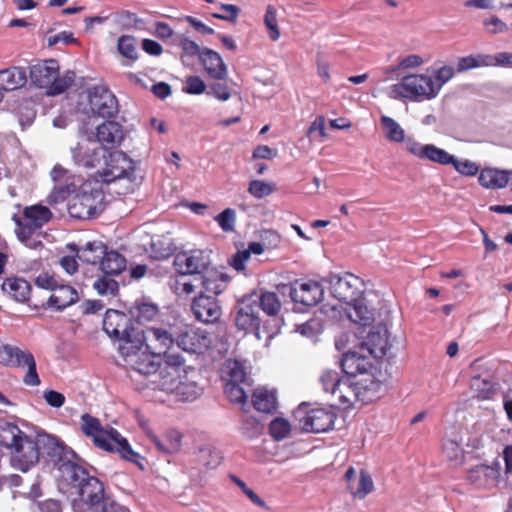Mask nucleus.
Returning a JSON list of instances; mask_svg holds the SVG:
<instances>
[{
	"label": "nucleus",
	"mask_w": 512,
	"mask_h": 512,
	"mask_svg": "<svg viewBox=\"0 0 512 512\" xmlns=\"http://www.w3.org/2000/svg\"><path fill=\"white\" fill-rule=\"evenodd\" d=\"M224 393L229 401L241 410L240 432L243 437L256 436V388L248 379L244 365L235 359H227L220 368Z\"/></svg>",
	"instance_id": "f257e3e1"
},
{
	"label": "nucleus",
	"mask_w": 512,
	"mask_h": 512,
	"mask_svg": "<svg viewBox=\"0 0 512 512\" xmlns=\"http://www.w3.org/2000/svg\"><path fill=\"white\" fill-rule=\"evenodd\" d=\"M0 445L10 450L12 466L23 472L39 461L41 453L54 455L60 448L54 438L48 435L30 438L17 425L8 422L0 424Z\"/></svg>",
	"instance_id": "f03ea898"
},
{
	"label": "nucleus",
	"mask_w": 512,
	"mask_h": 512,
	"mask_svg": "<svg viewBox=\"0 0 512 512\" xmlns=\"http://www.w3.org/2000/svg\"><path fill=\"white\" fill-rule=\"evenodd\" d=\"M81 430L92 437L94 444L105 451H117L131 462L137 463L139 454L134 452L128 441L114 428L105 429L96 417L85 413L81 416Z\"/></svg>",
	"instance_id": "7ed1b4c3"
},
{
	"label": "nucleus",
	"mask_w": 512,
	"mask_h": 512,
	"mask_svg": "<svg viewBox=\"0 0 512 512\" xmlns=\"http://www.w3.org/2000/svg\"><path fill=\"white\" fill-rule=\"evenodd\" d=\"M388 95L393 99H409L411 101L431 100L436 97L432 77L427 74H410L400 82L389 86Z\"/></svg>",
	"instance_id": "20e7f679"
},
{
	"label": "nucleus",
	"mask_w": 512,
	"mask_h": 512,
	"mask_svg": "<svg viewBox=\"0 0 512 512\" xmlns=\"http://www.w3.org/2000/svg\"><path fill=\"white\" fill-rule=\"evenodd\" d=\"M103 198L101 189L94 187L90 182L83 183L69 201V215L75 219H90L97 215Z\"/></svg>",
	"instance_id": "39448f33"
},
{
	"label": "nucleus",
	"mask_w": 512,
	"mask_h": 512,
	"mask_svg": "<svg viewBox=\"0 0 512 512\" xmlns=\"http://www.w3.org/2000/svg\"><path fill=\"white\" fill-rule=\"evenodd\" d=\"M415 154L420 160H428L443 166L451 165L462 176L473 177L480 170L476 162L469 159H459L434 144H428V146L421 148V150H417Z\"/></svg>",
	"instance_id": "423d86ee"
},
{
	"label": "nucleus",
	"mask_w": 512,
	"mask_h": 512,
	"mask_svg": "<svg viewBox=\"0 0 512 512\" xmlns=\"http://www.w3.org/2000/svg\"><path fill=\"white\" fill-rule=\"evenodd\" d=\"M119 352L124 357L125 363L134 371L143 375L154 374L159 363L155 361L160 355L151 354L146 347L141 346L139 339L126 342L123 346H119Z\"/></svg>",
	"instance_id": "0eeeda50"
},
{
	"label": "nucleus",
	"mask_w": 512,
	"mask_h": 512,
	"mask_svg": "<svg viewBox=\"0 0 512 512\" xmlns=\"http://www.w3.org/2000/svg\"><path fill=\"white\" fill-rule=\"evenodd\" d=\"M0 363L11 367H27L23 382L28 386H38L40 384L35 358L31 352L5 344L0 347Z\"/></svg>",
	"instance_id": "6e6552de"
},
{
	"label": "nucleus",
	"mask_w": 512,
	"mask_h": 512,
	"mask_svg": "<svg viewBox=\"0 0 512 512\" xmlns=\"http://www.w3.org/2000/svg\"><path fill=\"white\" fill-rule=\"evenodd\" d=\"M103 182L110 183L118 179H135V163L122 151L108 152L103 166L97 170Z\"/></svg>",
	"instance_id": "1a4fd4ad"
},
{
	"label": "nucleus",
	"mask_w": 512,
	"mask_h": 512,
	"mask_svg": "<svg viewBox=\"0 0 512 512\" xmlns=\"http://www.w3.org/2000/svg\"><path fill=\"white\" fill-rule=\"evenodd\" d=\"M176 328L147 327L139 329L133 340L139 339L141 346L154 355L166 353L175 343Z\"/></svg>",
	"instance_id": "9d476101"
},
{
	"label": "nucleus",
	"mask_w": 512,
	"mask_h": 512,
	"mask_svg": "<svg viewBox=\"0 0 512 512\" xmlns=\"http://www.w3.org/2000/svg\"><path fill=\"white\" fill-rule=\"evenodd\" d=\"M329 283L332 296L340 302L355 303L362 297L363 282L351 273L332 275L329 278Z\"/></svg>",
	"instance_id": "9b49d317"
},
{
	"label": "nucleus",
	"mask_w": 512,
	"mask_h": 512,
	"mask_svg": "<svg viewBox=\"0 0 512 512\" xmlns=\"http://www.w3.org/2000/svg\"><path fill=\"white\" fill-rule=\"evenodd\" d=\"M210 252L207 250H192L178 253L174 258V267L181 276L198 275L207 272L210 267Z\"/></svg>",
	"instance_id": "f8f14e48"
},
{
	"label": "nucleus",
	"mask_w": 512,
	"mask_h": 512,
	"mask_svg": "<svg viewBox=\"0 0 512 512\" xmlns=\"http://www.w3.org/2000/svg\"><path fill=\"white\" fill-rule=\"evenodd\" d=\"M103 330L112 338L120 341L119 346L133 341L138 328L130 325V318L118 310H107L103 319Z\"/></svg>",
	"instance_id": "ddd939ff"
},
{
	"label": "nucleus",
	"mask_w": 512,
	"mask_h": 512,
	"mask_svg": "<svg viewBox=\"0 0 512 512\" xmlns=\"http://www.w3.org/2000/svg\"><path fill=\"white\" fill-rule=\"evenodd\" d=\"M295 417L299 420L301 429L305 432L323 433L332 428L335 421V414L324 408H314L305 411L302 406L295 412Z\"/></svg>",
	"instance_id": "4468645a"
},
{
	"label": "nucleus",
	"mask_w": 512,
	"mask_h": 512,
	"mask_svg": "<svg viewBox=\"0 0 512 512\" xmlns=\"http://www.w3.org/2000/svg\"><path fill=\"white\" fill-rule=\"evenodd\" d=\"M90 111L103 118L114 117L119 111L116 96L104 85H96L88 90Z\"/></svg>",
	"instance_id": "2eb2a0df"
},
{
	"label": "nucleus",
	"mask_w": 512,
	"mask_h": 512,
	"mask_svg": "<svg viewBox=\"0 0 512 512\" xmlns=\"http://www.w3.org/2000/svg\"><path fill=\"white\" fill-rule=\"evenodd\" d=\"M71 154L77 165L101 169L108 151L104 147L96 146L94 141L87 139L86 141L78 142L72 147Z\"/></svg>",
	"instance_id": "dca6fc26"
},
{
	"label": "nucleus",
	"mask_w": 512,
	"mask_h": 512,
	"mask_svg": "<svg viewBox=\"0 0 512 512\" xmlns=\"http://www.w3.org/2000/svg\"><path fill=\"white\" fill-rule=\"evenodd\" d=\"M367 387L360 386L358 382L349 376L342 377V380L338 382L335 390L332 392V400L334 405L339 408L347 409L350 408L356 401L370 400L364 395Z\"/></svg>",
	"instance_id": "f3484780"
},
{
	"label": "nucleus",
	"mask_w": 512,
	"mask_h": 512,
	"mask_svg": "<svg viewBox=\"0 0 512 512\" xmlns=\"http://www.w3.org/2000/svg\"><path fill=\"white\" fill-rule=\"evenodd\" d=\"M500 471L499 461L493 462L492 465L478 464L468 469L466 480L476 489L490 490L498 484Z\"/></svg>",
	"instance_id": "a211bd4d"
},
{
	"label": "nucleus",
	"mask_w": 512,
	"mask_h": 512,
	"mask_svg": "<svg viewBox=\"0 0 512 512\" xmlns=\"http://www.w3.org/2000/svg\"><path fill=\"white\" fill-rule=\"evenodd\" d=\"M380 121L385 137L390 142L403 143L405 150L411 155L416 157L415 153L417 150H421V148L428 146V144H422L413 137H406L404 129L393 118L383 115Z\"/></svg>",
	"instance_id": "6ab92c4d"
},
{
	"label": "nucleus",
	"mask_w": 512,
	"mask_h": 512,
	"mask_svg": "<svg viewBox=\"0 0 512 512\" xmlns=\"http://www.w3.org/2000/svg\"><path fill=\"white\" fill-rule=\"evenodd\" d=\"M289 294L294 302L314 306L323 299L324 289L317 281H295L290 287Z\"/></svg>",
	"instance_id": "aec40b11"
},
{
	"label": "nucleus",
	"mask_w": 512,
	"mask_h": 512,
	"mask_svg": "<svg viewBox=\"0 0 512 512\" xmlns=\"http://www.w3.org/2000/svg\"><path fill=\"white\" fill-rule=\"evenodd\" d=\"M52 217L51 211L42 205L26 207L23 212V218H15L16 230H21V234L31 231H40Z\"/></svg>",
	"instance_id": "412c9836"
},
{
	"label": "nucleus",
	"mask_w": 512,
	"mask_h": 512,
	"mask_svg": "<svg viewBox=\"0 0 512 512\" xmlns=\"http://www.w3.org/2000/svg\"><path fill=\"white\" fill-rule=\"evenodd\" d=\"M208 337L199 330L184 327L176 328L175 344L184 352L200 354L209 346Z\"/></svg>",
	"instance_id": "4be33fe9"
},
{
	"label": "nucleus",
	"mask_w": 512,
	"mask_h": 512,
	"mask_svg": "<svg viewBox=\"0 0 512 512\" xmlns=\"http://www.w3.org/2000/svg\"><path fill=\"white\" fill-rule=\"evenodd\" d=\"M392 347L389 331L385 326L374 327L362 343L361 349H366L374 358L385 357Z\"/></svg>",
	"instance_id": "5701e85b"
},
{
	"label": "nucleus",
	"mask_w": 512,
	"mask_h": 512,
	"mask_svg": "<svg viewBox=\"0 0 512 512\" xmlns=\"http://www.w3.org/2000/svg\"><path fill=\"white\" fill-rule=\"evenodd\" d=\"M191 310L195 318L203 323H213L221 316V308L216 298L204 293L193 299Z\"/></svg>",
	"instance_id": "b1692460"
},
{
	"label": "nucleus",
	"mask_w": 512,
	"mask_h": 512,
	"mask_svg": "<svg viewBox=\"0 0 512 512\" xmlns=\"http://www.w3.org/2000/svg\"><path fill=\"white\" fill-rule=\"evenodd\" d=\"M344 479L347 482V489L354 498L364 499L374 489V483L365 470H360L357 474L353 467L345 472Z\"/></svg>",
	"instance_id": "393cba45"
},
{
	"label": "nucleus",
	"mask_w": 512,
	"mask_h": 512,
	"mask_svg": "<svg viewBox=\"0 0 512 512\" xmlns=\"http://www.w3.org/2000/svg\"><path fill=\"white\" fill-rule=\"evenodd\" d=\"M256 323V299L254 292L244 296L237 303L235 324L239 330L248 331L255 329Z\"/></svg>",
	"instance_id": "a878e982"
},
{
	"label": "nucleus",
	"mask_w": 512,
	"mask_h": 512,
	"mask_svg": "<svg viewBox=\"0 0 512 512\" xmlns=\"http://www.w3.org/2000/svg\"><path fill=\"white\" fill-rule=\"evenodd\" d=\"M51 177L54 182V187L50 198H52L54 202L63 201L71 193L75 192L76 186L70 181L71 175L67 169L56 165L51 171Z\"/></svg>",
	"instance_id": "bb28decb"
},
{
	"label": "nucleus",
	"mask_w": 512,
	"mask_h": 512,
	"mask_svg": "<svg viewBox=\"0 0 512 512\" xmlns=\"http://www.w3.org/2000/svg\"><path fill=\"white\" fill-rule=\"evenodd\" d=\"M78 300L79 295L74 287L66 284H59L52 292L47 302L42 304V307L62 311L78 302Z\"/></svg>",
	"instance_id": "cd10ccee"
},
{
	"label": "nucleus",
	"mask_w": 512,
	"mask_h": 512,
	"mask_svg": "<svg viewBox=\"0 0 512 512\" xmlns=\"http://www.w3.org/2000/svg\"><path fill=\"white\" fill-rule=\"evenodd\" d=\"M96 137L102 147L107 150L112 149L123 141V128L115 121H106L97 127Z\"/></svg>",
	"instance_id": "c85d7f7f"
},
{
	"label": "nucleus",
	"mask_w": 512,
	"mask_h": 512,
	"mask_svg": "<svg viewBox=\"0 0 512 512\" xmlns=\"http://www.w3.org/2000/svg\"><path fill=\"white\" fill-rule=\"evenodd\" d=\"M341 366L347 376L354 378L357 375L368 374L373 368L369 358L357 351H349L343 355Z\"/></svg>",
	"instance_id": "c756f323"
},
{
	"label": "nucleus",
	"mask_w": 512,
	"mask_h": 512,
	"mask_svg": "<svg viewBox=\"0 0 512 512\" xmlns=\"http://www.w3.org/2000/svg\"><path fill=\"white\" fill-rule=\"evenodd\" d=\"M200 62L205 68L207 74L218 80H223L227 76V66L222 57L216 51L204 48L200 54Z\"/></svg>",
	"instance_id": "7c9ffc66"
},
{
	"label": "nucleus",
	"mask_w": 512,
	"mask_h": 512,
	"mask_svg": "<svg viewBox=\"0 0 512 512\" xmlns=\"http://www.w3.org/2000/svg\"><path fill=\"white\" fill-rule=\"evenodd\" d=\"M59 71L57 61L48 60L44 63L32 66L30 70V78L33 84L40 88H46L54 81L55 73Z\"/></svg>",
	"instance_id": "2f4dec72"
},
{
	"label": "nucleus",
	"mask_w": 512,
	"mask_h": 512,
	"mask_svg": "<svg viewBox=\"0 0 512 512\" xmlns=\"http://www.w3.org/2000/svg\"><path fill=\"white\" fill-rule=\"evenodd\" d=\"M78 489L81 500L90 507L99 505L104 499L103 483L94 476L86 478Z\"/></svg>",
	"instance_id": "473e14b6"
},
{
	"label": "nucleus",
	"mask_w": 512,
	"mask_h": 512,
	"mask_svg": "<svg viewBox=\"0 0 512 512\" xmlns=\"http://www.w3.org/2000/svg\"><path fill=\"white\" fill-rule=\"evenodd\" d=\"M195 281L199 282V285L204 288L206 292L218 295L226 289L230 277L227 274L208 268L207 272L200 277H196Z\"/></svg>",
	"instance_id": "72a5a7b5"
},
{
	"label": "nucleus",
	"mask_w": 512,
	"mask_h": 512,
	"mask_svg": "<svg viewBox=\"0 0 512 512\" xmlns=\"http://www.w3.org/2000/svg\"><path fill=\"white\" fill-rule=\"evenodd\" d=\"M1 289L16 302L25 303L29 300L32 287L23 278L11 277L4 280Z\"/></svg>",
	"instance_id": "f704fd0d"
},
{
	"label": "nucleus",
	"mask_w": 512,
	"mask_h": 512,
	"mask_svg": "<svg viewBox=\"0 0 512 512\" xmlns=\"http://www.w3.org/2000/svg\"><path fill=\"white\" fill-rule=\"evenodd\" d=\"M105 244L102 241L87 242L84 246L69 244L68 248L76 252L77 257L87 264H97L105 254Z\"/></svg>",
	"instance_id": "c9c22d12"
},
{
	"label": "nucleus",
	"mask_w": 512,
	"mask_h": 512,
	"mask_svg": "<svg viewBox=\"0 0 512 512\" xmlns=\"http://www.w3.org/2000/svg\"><path fill=\"white\" fill-rule=\"evenodd\" d=\"M148 437L157 450L162 453L174 454L181 448L182 434L177 430H169L161 438L148 432Z\"/></svg>",
	"instance_id": "e433bc0d"
},
{
	"label": "nucleus",
	"mask_w": 512,
	"mask_h": 512,
	"mask_svg": "<svg viewBox=\"0 0 512 512\" xmlns=\"http://www.w3.org/2000/svg\"><path fill=\"white\" fill-rule=\"evenodd\" d=\"M27 82L23 68L12 67L0 71V91H14L23 87Z\"/></svg>",
	"instance_id": "4c0bfd02"
},
{
	"label": "nucleus",
	"mask_w": 512,
	"mask_h": 512,
	"mask_svg": "<svg viewBox=\"0 0 512 512\" xmlns=\"http://www.w3.org/2000/svg\"><path fill=\"white\" fill-rule=\"evenodd\" d=\"M478 181L481 186L488 189L504 188L509 182V172L494 168H485L480 172Z\"/></svg>",
	"instance_id": "58836bf2"
},
{
	"label": "nucleus",
	"mask_w": 512,
	"mask_h": 512,
	"mask_svg": "<svg viewBox=\"0 0 512 512\" xmlns=\"http://www.w3.org/2000/svg\"><path fill=\"white\" fill-rule=\"evenodd\" d=\"M58 469L64 481L78 488L90 477L84 468L71 461L62 462Z\"/></svg>",
	"instance_id": "ea45409f"
},
{
	"label": "nucleus",
	"mask_w": 512,
	"mask_h": 512,
	"mask_svg": "<svg viewBox=\"0 0 512 512\" xmlns=\"http://www.w3.org/2000/svg\"><path fill=\"white\" fill-rule=\"evenodd\" d=\"M98 263H100V268L106 275L120 274L126 268L124 256L116 251L108 252L107 247H105V254Z\"/></svg>",
	"instance_id": "a19ab883"
},
{
	"label": "nucleus",
	"mask_w": 512,
	"mask_h": 512,
	"mask_svg": "<svg viewBox=\"0 0 512 512\" xmlns=\"http://www.w3.org/2000/svg\"><path fill=\"white\" fill-rule=\"evenodd\" d=\"M278 408L277 389L258 387V412L273 414Z\"/></svg>",
	"instance_id": "79ce46f5"
},
{
	"label": "nucleus",
	"mask_w": 512,
	"mask_h": 512,
	"mask_svg": "<svg viewBox=\"0 0 512 512\" xmlns=\"http://www.w3.org/2000/svg\"><path fill=\"white\" fill-rule=\"evenodd\" d=\"M129 314L138 324L152 321L158 314V307L152 303H135L129 309Z\"/></svg>",
	"instance_id": "37998d69"
},
{
	"label": "nucleus",
	"mask_w": 512,
	"mask_h": 512,
	"mask_svg": "<svg viewBox=\"0 0 512 512\" xmlns=\"http://www.w3.org/2000/svg\"><path fill=\"white\" fill-rule=\"evenodd\" d=\"M442 454L445 460L453 467H458L464 462V451L456 440H444Z\"/></svg>",
	"instance_id": "c03bdc74"
},
{
	"label": "nucleus",
	"mask_w": 512,
	"mask_h": 512,
	"mask_svg": "<svg viewBox=\"0 0 512 512\" xmlns=\"http://www.w3.org/2000/svg\"><path fill=\"white\" fill-rule=\"evenodd\" d=\"M480 67H491V59L488 54H476L461 57L457 61L456 70L462 73Z\"/></svg>",
	"instance_id": "a18cd8bd"
},
{
	"label": "nucleus",
	"mask_w": 512,
	"mask_h": 512,
	"mask_svg": "<svg viewBox=\"0 0 512 512\" xmlns=\"http://www.w3.org/2000/svg\"><path fill=\"white\" fill-rule=\"evenodd\" d=\"M348 305L350 306L348 316L352 321L365 326L373 320V313L363 303L362 297L355 303H350Z\"/></svg>",
	"instance_id": "49530a36"
},
{
	"label": "nucleus",
	"mask_w": 512,
	"mask_h": 512,
	"mask_svg": "<svg viewBox=\"0 0 512 512\" xmlns=\"http://www.w3.org/2000/svg\"><path fill=\"white\" fill-rule=\"evenodd\" d=\"M281 237L274 230L261 231L258 239V255L270 252L280 246Z\"/></svg>",
	"instance_id": "de8ad7c7"
},
{
	"label": "nucleus",
	"mask_w": 512,
	"mask_h": 512,
	"mask_svg": "<svg viewBox=\"0 0 512 512\" xmlns=\"http://www.w3.org/2000/svg\"><path fill=\"white\" fill-rule=\"evenodd\" d=\"M264 25L271 41H277L280 38V29L278 25L277 11L273 6H268L264 15Z\"/></svg>",
	"instance_id": "09e8293b"
},
{
	"label": "nucleus",
	"mask_w": 512,
	"mask_h": 512,
	"mask_svg": "<svg viewBox=\"0 0 512 512\" xmlns=\"http://www.w3.org/2000/svg\"><path fill=\"white\" fill-rule=\"evenodd\" d=\"M75 75L73 72H67L64 76L59 77V71L55 73L54 81L47 89L48 95H58L66 91L74 82Z\"/></svg>",
	"instance_id": "8fccbe9b"
},
{
	"label": "nucleus",
	"mask_w": 512,
	"mask_h": 512,
	"mask_svg": "<svg viewBox=\"0 0 512 512\" xmlns=\"http://www.w3.org/2000/svg\"><path fill=\"white\" fill-rule=\"evenodd\" d=\"M455 75L454 67L450 65H444L434 70L432 77V83L436 90V96L439 94L444 84L450 81Z\"/></svg>",
	"instance_id": "3c124183"
},
{
	"label": "nucleus",
	"mask_w": 512,
	"mask_h": 512,
	"mask_svg": "<svg viewBox=\"0 0 512 512\" xmlns=\"http://www.w3.org/2000/svg\"><path fill=\"white\" fill-rule=\"evenodd\" d=\"M198 461L207 468H216L221 464L220 453L212 447H204L198 451Z\"/></svg>",
	"instance_id": "603ef678"
},
{
	"label": "nucleus",
	"mask_w": 512,
	"mask_h": 512,
	"mask_svg": "<svg viewBox=\"0 0 512 512\" xmlns=\"http://www.w3.org/2000/svg\"><path fill=\"white\" fill-rule=\"evenodd\" d=\"M258 306L270 316H275L281 308V303L275 293H263L259 299Z\"/></svg>",
	"instance_id": "864d4df0"
},
{
	"label": "nucleus",
	"mask_w": 512,
	"mask_h": 512,
	"mask_svg": "<svg viewBox=\"0 0 512 512\" xmlns=\"http://www.w3.org/2000/svg\"><path fill=\"white\" fill-rule=\"evenodd\" d=\"M291 431V425L288 420L277 417L269 425L270 435L277 441L285 439Z\"/></svg>",
	"instance_id": "5fc2aeb1"
},
{
	"label": "nucleus",
	"mask_w": 512,
	"mask_h": 512,
	"mask_svg": "<svg viewBox=\"0 0 512 512\" xmlns=\"http://www.w3.org/2000/svg\"><path fill=\"white\" fill-rule=\"evenodd\" d=\"M177 393L182 395L184 400L192 401L196 399L202 392L201 387L195 380L183 381L181 380L176 386Z\"/></svg>",
	"instance_id": "6e6d98bb"
},
{
	"label": "nucleus",
	"mask_w": 512,
	"mask_h": 512,
	"mask_svg": "<svg viewBox=\"0 0 512 512\" xmlns=\"http://www.w3.org/2000/svg\"><path fill=\"white\" fill-rule=\"evenodd\" d=\"M93 287L100 295L105 296H114L117 294L119 289L118 282L106 274L102 278L97 279L94 282Z\"/></svg>",
	"instance_id": "4d7b16f0"
},
{
	"label": "nucleus",
	"mask_w": 512,
	"mask_h": 512,
	"mask_svg": "<svg viewBox=\"0 0 512 512\" xmlns=\"http://www.w3.org/2000/svg\"><path fill=\"white\" fill-rule=\"evenodd\" d=\"M214 220L219 224L224 232H233L235 228L236 213L231 208H226L220 214L214 217Z\"/></svg>",
	"instance_id": "13d9d810"
},
{
	"label": "nucleus",
	"mask_w": 512,
	"mask_h": 512,
	"mask_svg": "<svg viewBox=\"0 0 512 512\" xmlns=\"http://www.w3.org/2000/svg\"><path fill=\"white\" fill-rule=\"evenodd\" d=\"M251 253H256V242H250L248 249L238 251L232 256L229 263L237 271H242L245 268V262L250 258Z\"/></svg>",
	"instance_id": "bf43d9fd"
},
{
	"label": "nucleus",
	"mask_w": 512,
	"mask_h": 512,
	"mask_svg": "<svg viewBox=\"0 0 512 512\" xmlns=\"http://www.w3.org/2000/svg\"><path fill=\"white\" fill-rule=\"evenodd\" d=\"M483 26L488 34L496 35L509 31L507 23L502 21L498 16L491 15L483 20Z\"/></svg>",
	"instance_id": "052dcab7"
},
{
	"label": "nucleus",
	"mask_w": 512,
	"mask_h": 512,
	"mask_svg": "<svg viewBox=\"0 0 512 512\" xmlns=\"http://www.w3.org/2000/svg\"><path fill=\"white\" fill-rule=\"evenodd\" d=\"M341 380L342 377H340L339 373L335 370L323 371L319 378L323 390L326 393H329L331 396L333 390H335L336 386H338V382H340Z\"/></svg>",
	"instance_id": "680f3d73"
},
{
	"label": "nucleus",
	"mask_w": 512,
	"mask_h": 512,
	"mask_svg": "<svg viewBox=\"0 0 512 512\" xmlns=\"http://www.w3.org/2000/svg\"><path fill=\"white\" fill-rule=\"evenodd\" d=\"M117 47L120 54L124 57L129 59L137 58L136 44L133 37L127 35L121 36L118 39Z\"/></svg>",
	"instance_id": "e2e57ef3"
},
{
	"label": "nucleus",
	"mask_w": 512,
	"mask_h": 512,
	"mask_svg": "<svg viewBox=\"0 0 512 512\" xmlns=\"http://www.w3.org/2000/svg\"><path fill=\"white\" fill-rule=\"evenodd\" d=\"M18 239L30 249H39L43 246L41 241V231H31L30 233L21 234V230H16Z\"/></svg>",
	"instance_id": "0e129e2a"
},
{
	"label": "nucleus",
	"mask_w": 512,
	"mask_h": 512,
	"mask_svg": "<svg viewBox=\"0 0 512 512\" xmlns=\"http://www.w3.org/2000/svg\"><path fill=\"white\" fill-rule=\"evenodd\" d=\"M239 14V8L232 4H221L219 12L213 13L212 16L217 19L230 22L236 21Z\"/></svg>",
	"instance_id": "69168bd1"
},
{
	"label": "nucleus",
	"mask_w": 512,
	"mask_h": 512,
	"mask_svg": "<svg viewBox=\"0 0 512 512\" xmlns=\"http://www.w3.org/2000/svg\"><path fill=\"white\" fill-rule=\"evenodd\" d=\"M183 90L188 94L199 95L205 92L206 84L199 76H188Z\"/></svg>",
	"instance_id": "338daca9"
},
{
	"label": "nucleus",
	"mask_w": 512,
	"mask_h": 512,
	"mask_svg": "<svg viewBox=\"0 0 512 512\" xmlns=\"http://www.w3.org/2000/svg\"><path fill=\"white\" fill-rule=\"evenodd\" d=\"M179 46L181 47L183 54H182V60L184 61V57H194L198 56L200 58V54L203 49L200 48V46L190 40L189 38H182L179 42Z\"/></svg>",
	"instance_id": "774afa93"
}]
</instances>
